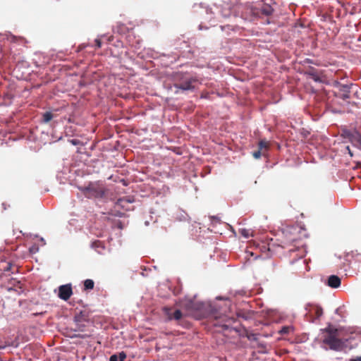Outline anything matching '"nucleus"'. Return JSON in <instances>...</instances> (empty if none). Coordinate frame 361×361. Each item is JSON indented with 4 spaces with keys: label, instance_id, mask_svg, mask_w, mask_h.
I'll return each mask as SVG.
<instances>
[{
    "label": "nucleus",
    "instance_id": "obj_1",
    "mask_svg": "<svg viewBox=\"0 0 361 361\" xmlns=\"http://www.w3.org/2000/svg\"><path fill=\"white\" fill-rule=\"evenodd\" d=\"M183 305L197 319L202 317L217 318L219 312L223 308L218 305L215 301L202 302L197 301L195 298L185 299Z\"/></svg>",
    "mask_w": 361,
    "mask_h": 361
},
{
    "label": "nucleus",
    "instance_id": "obj_2",
    "mask_svg": "<svg viewBox=\"0 0 361 361\" xmlns=\"http://www.w3.org/2000/svg\"><path fill=\"white\" fill-rule=\"evenodd\" d=\"M174 93L176 94L184 92L185 91H194L195 86L192 85L196 79L188 74L181 71L175 72L173 73Z\"/></svg>",
    "mask_w": 361,
    "mask_h": 361
},
{
    "label": "nucleus",
    "instance_id": "obj_3",
    "mask_svg": "<svg viewBox=\"0 0 361 361\" xmlns=\"http://www.w3.org/2000/svg\"><path fill=\"white\" fill-rule=\"evenodd\" d=\"M236 322V319L233 317L228 318L225 322L220 324L219 326L222 330L229 332L235 331L238 334L240 337H246L250 341H257L258 335L254 333H250L246 329H243L240 325L233 326V324Z\"/></svg>",
    "mask_w": 361,
    "mask_h": 361
},
{
    "label": "nucleus",
    "instance_id": "obj_4",
    "mask_svg": "<svg viewBox=\"0 0 361 361\" xmlns=\"http://www.w3.org/2000/svg\"><path fill=\"white\" fill-rule=\"evenodd\" d=\"M246 12L252 17L250 20H257L262 18L263 16L269 17L271 16L274 9L269 4H264L260 8L255 6L247 7Z\"/></svg>",
    "mask_w": 361,
    "mask_h": 361
},
{
    "label": "nucleus",
    "instance_id": "obj_5",
    "mask_svg": "<svg viewBox=\"0 0 361 361\" xmlns=\"http://www.w3.org/2000/svg\"><path fill=\"white\" fill-rule=\"evenodd\" d=\"M353 85V83L341 84L338 81H335L334 87H336L338 92H335L334 95L339 99L346 100L350 98V88Z\"/></svg>",
    "mask_w": 361,
    "mask_h": 361
},
{
    "label": "nucleus",
    "instance_id": "obj_6",
    "mask_svg": "<svg viewBox=\"0 0 361 361\" xmlns=\"http://www.w3.org/2000/svg\"><path fill=\"white\" fill-rule=\"evenodd\" d=\"M82 191L91 197L102 198L104 195V190L94 183H89L83 188Z\"/></svg>",
    "mask_w": 361,
    "mask_h": 361
},
{
    "label": "nucleus",
    "instance_id": "obj_7",
    "mask_svg": "<svg viewBox=\"0 0 361 361\" xmlns=\"http://www.w3.org/2000/svg\"><path fill=\"white\" fill-rule=\"evenodd\" d=\"M323 343L329 345V348L333 350L340 351L343 349L344 343L334 335L328 336L324 338Z\"/></svg>",
    "mask_w": 361,
    "mask_h": 361
},
{
    "label": "nucleus",
    "instance_id": "obj_8",
    "mask_svg": "<svg viewBox=\"0 0 361 361\" xmlns=\"http://www.w3.org/2000/svg\"><path fill=\"white\" fill-rule=\"evenodd\" d=\"M73 294L72 286L71 283L61 285L59 287L58 296L63 300H68Z\"/></svg>",
    "mask_w": 361,
    "mask_h": 361
},
{
    "label": "nucleus",
    "instance_id": "obj_9",
    "mask_svg": "<svg viewBox=\"0 0 361 361\" xmlns=\"http://www.w3.org/2000/svg\"><path fill=\"white\" fill-rule=\"evenodd\" d=\"M220 12L223 17L228 18L234 13L235 9L234 7L231 6L229 1L226 0L221 4Z\"/></svg>",
    "mask_w": 361,
    "mask_h": 361
},
{
    "label": "nucleus",
    "instance_id": "obj_10",
    "mask_svg": "<svg viewBox=\"0 0 361 361\" xmlns=\"http://www.w3.org/2000/svg\"><path fill=\"white\" fill-rule=\"evenodd\" d=\"M325 283L330 288H337L341 286V281L337 275L333 274L328 277Z\"/></svg>",
    "mask_w": 361,
    "mask_h": 361
},
{
    "label": "nucleus",
    "instance_id": "obj_11",
    "mask_svg": "<svg viewBox=\"0 0 361 361\" xmlns=\"http://www.w3.org/2000/svg\"><path fill=\"white\" fill-rule=\"evenodd\" d=\"M174 218L178 221H189L190 217L189 215L183 209H178L174 214Z\"/></svg>",
    "mask_w": 361,
    "mask_h": 361
},
{
    "label": "nucleus",
    "instance_id": "obj_12",
    "mask_svg": "<svg viewBox=\"0 0 361 361\" xmlns=\"http://www.w3.org/2000/svg\"><path fill=\"white\" fill-rule=\"evenodd\" d=\"M357 134L358 133H356L355 135L353 132H351L350 130L347 128L343 129L341 132V136L343 138L348 139L350 142H353L354 140H357Z\"/></svg>",
    "mask_w": 361,
    "mask_h": 361
},
{
    "label": "nucleus",
    "instance_id": "obj_13",
    "mask_svg": "<svg viewBox=\"0 0 361 361\" xmlns=\"http://www.w3.org/2000/svg\"><path fill=\"white\" fill-rule=\"evenodd\" d=\"M305 74L315 82L322 83V79L317 74L313 67H310V71L306 72Z\"/></svg>",
    "mask_w": 361,
    "mask_h": 361
},
{
    "label": "nucleus",
    "instance_id": "obj_14",
    "mask_svg": "<svg viewBox=\"0 0 361 361\" xmlns=\"http://www.w3.org/2000/svg\"><path fill=\"white\" fill-rule=\"evenodd\" d=\"M126 358V353L124 351H121L118 354H113L109 357V361H125Z\"/></svg>",
    "mask_w": 361,
    "mask_h": 361
},
{
    "label": "nucleus",
    "instance_id": "obj_15",
    "mask_svg": "<svg viewBox=\"0 0 361 361\" xmlns=\"http://www.w3.org/2000/svg\"><path fill=\"white\" fill-rule=\"evenodd\" d=\"M211 28H212L213 30L220 29L221 32H224L227 35L230 33L231 30H234L233 24H226L224 25H221L219 27H217L216 25H214L211 27Z\"/></svg>",
    "mask_w": 361,
    "mask_h": 361
},
{
    "label": "nucleus",
    "instance_id": "obj_16",
    "mask_svg": "<svg viewBox=\"0 0 361 361\" xmlns=\"http://www.w3.org/2000/svg\"><path fill=\"white\" fill-rule=\"evenodd\" d=\"M53 118V114L51 111H46L42 114V121L44 123H49Z\"/></svg>",
    "mask_w": 361,
    "mask_h": 361
},
{
    "label": "nucleus",
    "instance_id": "obj_17",
    "mask_svg": "<svg viewBox=\"0 0 361 361\" xmlns=\"http://www.w3.org/2000/svg\"><path fill=\"white\" fill-rule=\"evenodd\" d=\"M94 282L92 279H86L84 281L85 290H92L94 288Z\"/></svg>",
    "mask_w": 361,
    "mask_h": 361
},
{
    "label": "nucleus",
    "instance_id": "obj_18",
    "mask_svg": "<svg viewBox=\"0 0 361 361\" xmlns=\"http://www.w3.org/2000/svg\"><path fill=\"white\" fill-rule=\"evenodd\" d=\"M134 202V199L128 198V197H123L120 198L118 200V204L121 206V207L124 208V203H133Z\"/></svg>",
    "mask_w": 361,
    "mask_h": 361
},
{
    "label": "nucleus",
    "instance_id": "obj_19",
    "mask_svg": "<svg viewBox=\"0 0 361 361\" xmlns=\"http://www.w3.org/2000/svg\"><path fill=\"white\" fill-rule=\"evenodd\" d=\"M324 331L329 334V336L334 335L336 336L338 330L334 327H332L330 324L328 325L325 329H323Z\"/></svg>",
    "mask_w": 361,
    "mask_h": 361
},
{
    "label": "nucleus",
    "instance_id": "obj_20",
    "mask_svg": "<svg viewBox=\"0 0 361 361\" xmlns=\"http://www.w3.org/2000/svg\"><path fill=\"white\" fill-rule=\"evenodd\" d=\"M9 346H12L13 348H17L18 346V343H16V342H12V343L6 342L4 344H3L1 342H0V350L5 349L6 348L9 347Z\"/></svg>",
    "mask_w": 361,
    "mask_h": 361
},
{
    "label": "nucleus",
    "instance_id": "obj_21",
    "mask_svg": "<svg viewBox=\"0 0 361 361\" xmlns=\"http://www.w3.org/2000/svg\"><path fill=\"white\" fill-rule=\"evenodd\" d=\"M314 313L317 318H319L323 314V310L320 306H316L314 308Z\"/></svg>",
    "mask_w": 361,
    "mask_h": 361
},
{
    "label": "nucleus",
    "instance_id": "obj_22",
    "mask_svg": "<svg viewBox=\"0 0 361 361\" xmlns=\"http://www.w3.org/2000/svg\"><path fill=\"white\" fill-rule=\"evenodd\" d=\"M91 247L94 249H99L104 250L105 248L104 245L100 241H94L92 243Z\"/></svg>",
    "mask_w": 361,
    "mask_h": 361
},
{
    "label": "nucleus",
    "instance_id": "obj_23",
    "mask_svg": "<svg viewBox=\"0 0 361 361\" xmlns=\"http://www.w3.org/2000/svg\"><path fill=\"white\" fill-rule=\"evenodd\" d=\"M240 233L242 236H243L245 238H249L250 236V233L248 229L246 228H240L239 230Z\"/></svg>",
    "mask_w": 361,
    "mask_h": 361
},
{
    "label": "nucleus",
    "instance_id": "obj_24",
    "mask_svg": "<svg viewBox=\"0 0 361 361\" xmlns=\"http://www.w3.org/2000/svg\"><path fill=\"white\" fill-rule=\"evenodd\" d=\"M291 329V327L289 326H283L279 331V333L281 334H288Z\"/></svg>",
    "mask_w": 361,
    "mask_h": 361
},
{
    "label": "nucleus",
    "instance_id": "obj_25",
    "mask_svg": "<svg viewBox=\"0 0 361 361\" xmlns=\"http://www.w3.org/2000/svg\"><path fill=\"white\" fill-rule=\"evenodd\" d=\"M83 316L82 315V312H80L79 314H77L74 317V322L75 324H80L83 322Z\"/></svg>",
    "mask_w": 361,
    "mask_h": 361
},
{
    "label": "nucleus",
    "instance_id": "obj_26",
    "mask_svg": "<svg viewBox=\"0 0 361 361\" xmlns=\"http://www.w3.org/2000/svg\"><path fill=\"white\" fill-rule=\"evenodd\" d=\"M182 317V312L180 310H176L173 314V318L179 320Z\"/></svg>",
    "mask_w": 361,
    "mask_h": 361
},
{
    "label": "nucleus",
    "instance_id": "obj_27",
    "mask_svg": "<svg viewBox=\"0 0 361 361\" xmlns=\"http://www.w3.org/2000/svg\"><path fill=\"white\" fill-rule=\"evenodd\" d=\"M11 263H6L1 265V270H3L4 271H8L11 269Z\"/></svg>",
    "mask_w": 361,
    "mask_h": 361
},
{
    "label": "nucleus",
    "instance_id": "obj_28",
    "mask_svg": "<svg viewBox=\"0 0 361 361\" xmlns=\"http://www.w3.org/2000/svg\"><path fill=\"white\" fill-rule=\"evenodd\" d=\"M68 142L74 146H78L82 144L81 141L78 139H70Z\"/></svg>",
    "mask_w": 361,
    "mask_h": 361
},
{
    "label": "nucleus",
    "instance_id": "obj_29",
    "mask_svg": "<svg viewBox=\"0 0 361 361\" xmlns=\"http://www.w3.org/2000/svg\"><path fill=\"white\" fill-rule=\"evenodd\" d=\"M267 148H268L267 143L263 140H261L259 142V149L261 151L262 149H267Z\"/></svg>",
    "mask_w": 361,
    "mask_h": 361
},
{
    "label": "nucleus",
    "instance_id": "obj_30",
    "mask_svg": "<svg viewBox=\"0 0 361 361\" xmlns=\"http://www.w3.org/2000/svg\"><path fill=\"white\" fill-rule=\"evenodd\" d=\"M261 155H262V152L259 149H258L252 153V156L255 159L260 158Z\"/></svg>",
    "mask_w": 361,
    "mask_h": 361
},
{
    "label": "nucleus",
    "instance_id": "obj_31",
    "mask_svg": "<svg viewBox=\"0 0 361 361\" xmlns=\"http://www.w3.org/2000/svg\"><path fill=\"white\" fill-rule=\"evenodd\" d=\"M210 28V27L204 25L203 24H199L198 25V30H207Z\"/></svg>",
    "mask_w": 361,
    "mask_h": 361
},
{
    "label": "nucleus",
    "instance_id": "obj_32",
    "mask_svg": "<svg viewBox=\"0 0 361 361\" xmlns=\"http://www.w3.org/2000/svg\"><path fill=\"white\" fill-rule=\"evenodd\" d=\"M123 25H124V24H120V25H118L116 26V28L113 27V31H114V32H117L120 33V30L123 29Z\"/></svg>",
    "mask_w": 361,
    "mask_h": 361
},
{
    "label": "nucleus",
    "instance_id": "obj_33",
    "mask_svg": "<svg viewBox=\"0 0 361 361\" xmlns=\"http://www.w3.org/2000/svg\"><path fill=\"white\" fill-rule=\"evenodd\" d=\"M77 325V329H75V331H83V329H84V325L81 324V323L80 324H76Z\"/></svg>",
    "mask_w": 361,
    "mask_h": 361
},
{
    "label": "nucleus",
    "instance_id": "obj_34",
    "mask_svg": "<svg viewBox=\"0 0 361 361\" xmlns=\"http://www.w3.org/2000/svg\"><path fill=\"white\" fill-rule=\"evenodd\" d=\"M357 146H358V148L360 149H361V135L357 134Z\"/></svg>",
    "mask_w": 361,
    "mask_h": 361
},
{
    "label": "nucleus",
    "instance_id": "obj_35",
    "mask_svg": "<svg viewBox=\"0 0 361 361\" xmlns=\"http://www.w3.org/2000/svg\"><path fill=\"white\" fill-rule=\"evenodd\" d=\"M94 42H95V46L97 47V48H100L102 47V42L99 39H96L94 40Z\"/></svg>",
    "mask_w": 361,
    "mask_h": 361
},
{
    "label": "nucleus",
    "instance_id": "obj_36",
    "mask_svg": "<svg viewBox=\"0 0 361 361\" xmlns=\"http://www.w3.org/2000/svg\"><path fill=\"white\" fill-rule=\"evenodd\" d=\"M38 250H39V248L37 246H32V247L30 248V252L32 253H35V252H38Z\"/></svg>",
    "mask_w": 361,
    "mask_h": 361
},
{
    "label": "nucleus",
    "instance_id": "obj_37",
    "mask_svg": "<svg viewBox=\"0 0 361 361\" xmlns=\"http://www.w3.org/2000/svg\"><path fill=\"white\" fill-rule=\"evenodd\" d=\"M349 361H361V356H357L356 357L351 358L350 359Z\"/></svg>",
    "mask_w": 361,
    "mask_h": 361
},
{
    "label": "nucleus",
    "instance_id": "obj_38",
    "mask_svg": "<svg viewBox=\"0 0 361 361\" xmlns=\"http://www.w3.org/2000/svg\"><path fill=\"white\" fill-rule=\"evenodd\" d=\"M215 300H227V298L221 296H218L215 298Z\"/></svg>",
    "mask_w": 361,
    "mask_h": 361
},
{
    "label": "nucleus",
    "instance_id": "obj_39",
    "mask_svg": "<svg viewBox=\"0 0 361 361\" xmlns=\"http://www.w3.org/2000/svg\"><path fill=\"white\" fill-rule=\"evenodd\" d=\"M305 63H313L312 60V59H306L305 60Z\"/></svg>",
    "mask_w": 361,
    "mask_h": 361
},
{
    "label": "nucleus",
    "instance_id": "obj_40",
    "mask_svg": "<svg viewBox=\"0 0 361 361\" xmlns=\"http://www.w3.org/2000/svg\"><path fill=\"white\" fill-rule=\"evenodd\" d=\"M71 338H83L84 336H82V335H74V336H72Z\"/></svg>",
    "mask_w": 361,
    "mask_h": 361
},
{
    "label": "nucleus",
    "instance_id": "obj_41",
    "mask_svg": "<svg viewBox=\"0 0 361 361\" xmlns=\"http://www.w3.org/2000/svg\"><path fill=\"white\" fill-rule=\"evenodd\" d=\"M331 111H332V113H334V114H339V113H341V111H339V110H336V109H332V110H331Z\"/></svg>",
    "mask_w": 361,
    "mask_h": 361
},
{
    "label": "nucleus",
    "instance_id": "obj_42",
    "mask_svg": "<svg viewBox=\"0 0 361 361\" xmlns=\"http://www.w3.org/2000/svg\"><path fill=\"white\" fill-rule=\"evenodd\" d=\"M39 240L42 242V245H43L46 244V243H45V240L44 239V238L41 237V238H39Z\"/></svg>",
    "mask_w": 361,
    "mask_h": 361
},
{
    "label": "nucleus",
    "instance_id": "obj_43",
    "mask_svg": "<svg viewBox=\"0 0 361 361\" xmlns=\"http://www.w3.org/2000/svg\"><path fill=\"white\" fill-rule=\"evenodd\" d=\"M213 219L216 220V221L219 222L220 221V219L217 216H212V217Z\"/></svg>",
    "mask_w": 361,
    "mask_h": 361
},
{
    "label": "nucleus",
    "instance_id": "obj_44",
    "mask_svg": "<svg viewBox=\"0 0 361 361\" xmlns=\"http://www.w3.org/2000/svg\"><path fill=\"white\" fill-rule=\"evenodd\" d=\"M346 149L348 150V153L350 155V157H353V153L351 152L350 147L348 146Z\"/></svg>",
    "mask_w": 361,
    "mask_h": 361
},
{
    "label": "nucleus",
    "instance_id": "obj_45",
    "mask_svg": "<svg viewBox=\"0 0 361 361\" xmlns=\"http://www.w3.org/2000/svg\"><path fill=\"white\" fill-rule=\"evenodd\" d=\"M299 25H300V26L301 27H303V28L306 27V26H305L306 24L301 23V24H299Z\"/></svg>",
    "mask_w": 361,
    "mask_h": 361
},
{
    "label": "nucleus",
    "instance_id": "obj_46",
    "mask_svg": "<svg viewBox=\"0 0 361 361\" xmlns=\"http://www.w3.org/2000/svg\"><path fill=\"white\" fill-rule=\"evenodd\" d=\"M145 226H148V225H149V221H146L145 222Z\"/></svg>",
    "mask_w": 361,
    "mask_h": 361
},
{
    "label": "nucleus",
    "instance_id": "obj_47",
    "mask_svg": "<svg viewBox=\"0 0 361 361\" xmlns=\"http://www.w3.org/2000/svg\"><path fill=\"white\" fill-rule=\"evenodd\" d=\"M258 345H259V346H263V345L261 343H259Z\"/></svg>",
    "mask_w": 361,
    "mask_h": 361
}]
</instances>
